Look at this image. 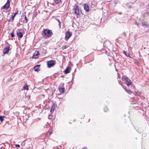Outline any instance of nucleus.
I'll return each mask as SVG.
<instances>
[{
	"instance_id": "obj_3",
	"label": "nucleus",
	"mask_w": 149,
	"mask_h": 149,
	"mask_svg": "<svg viewBox=\"0 0 149 149\" xmlns=\"http://www.w3.org/2000/svg\"><path fill=\"white\" fill-rule=\"evenodd\" d=\"M55 64V62L54 60H51L47 62V67L48 68H50L53 66Z\"/></svg>"
},
{
	"instance_id": "obj_19",
	"label": "nucleus",
	"mask_w": 149,
	"mask_h": 149,
	"mask_svg": "<svg viewBox=\"0 0 149 149\" xmlns=\"http://www.w3.org/2000/svg\"><path fill=\"white\" fill-rule=\"evenodd\" d=\"M55 19L58 22H59L58 25L60 27H61V22L60 21V20L59 19H57V18H56Z\"/></svg>"
},
{
	"instance_id": "obj_23",
	"label": "nucleus",
	"mask_w": 149,
	"mask_h": 149,
	"mask_svg": "<svg viewBox=\"0 0 149 149\" xmlns=\"http://www.w3.org/2000/svg\"><path fill=\"white\" fill-rule=\"evenodd\" d=\"M24 19L26 21L25 23H26L27 22L28 20L27 19L26 17L25 16L24 17Z\"/></svg>"
},
{
	"instance_id": "obj_2",
	"label": "nucleus",
	"mask_w": 149,
	"mask_h": 149,
	"mask_svg": "<svg viewBox=\"0 0 149 149\" xmlns=\"http://www.w3.org/2000/svg\"><path fill=\"white\" fill-rule=\"evenodd\" d=\"M122 79L123 80H124L125 81V83L127 86H129L131 84V80L127 78V77L123 76Z\"/></svg>"
},
{
	"instance_id": "obj_13",
	"label": "nucleus",
	"mask_w": 149,
	"mask_h": 149,
	"mask_svg": "<svg viewBox=\"0 0 149 149\" xmlns=\"http://www.w3.org/2000/svg\"><path fill=\"white\" fill-rule=\"evenodd\" d=\"M59 91L61 93H63L65 91V88H59Z\"/></svg>"
},
{
	"instance_id": "obj_29",
	"label": "nucleus",
	"mask_w": 149,
	"mask_h": 149,
	"mask_svg": "<svg viewBox=\"0 0 149 149\" xmlns=\"http://www.w3.org/2000/svg\"><path fill=\"white\" fill-rule=\"evenodd\" d=\"M106 108L107 109V107H105V108H104V111H105V112H106V111H107V110H106V111H105V109H106Z\"/></svg>"
},
{
	"instance_id": "obj_24",
	"label": "nucleus",
	"mask_w": 149,
	"mask_h": 149,
	"mask_svg": "<svg viewBox=\"0 0 149 149\" xmlns=\"http://www.w3.org/2000/svg\"><path fill=\"white\" fill-rule=\"evenodd\" d=\"M122 35H123L125 37L126 36V33H125V32H124V33H122Z\"/></svg>"
},
{
	"instance_id": "obj_1",
	"label": "nucleus",
	"mask_w": 149,
	"mask_h": 149,
	"mask_svg": "<svg viewBox=\"0 0 149 149\" xmlns=\"http://www.w3.org/2000/svg\"><path fill=\"white\" fill-rule=\"evenodd\" d=\"M43 32L46 36L48 37H51L52 34V31L48 29H44Z\"/></svg>"
},
{
	"instance_id": "obj_9",
	"label": "nucleus",
	"mask_w": 149,
	"mask_h": 149,
	"mask_svg": "<svg viewBox=\"0 0 149 149\" xmlns=\"http://www.w3.org/2000/svg\"><path fill=\"white\" fill-rule=\"evenodd\" d=\"M56 108V105L55 104H53L51 108L50 111L51 113H53L55 109Z\"/></svg>"
},
{
	"instance_id": "obj_4",
	"label": "nucleus",
	"mask_w": 149,
	"mask_h": 149,
	"mask_svg": "<svg viewBox=\"0 0 149 149\" xmlns=\"http://www.w3.org/2000/svg\"><path fill=\"white\" fill-rule=\"evenodd\" d=\"M74 13L77 15H80L81 13V10L79 9L78 6H76L74 8Z\"/></svg>"
},
{
	"instance_id": "obj_7",
	"label": "nucleus",
	"mask_w": 149,
	"mask_h": 149,
	"mask_svg": "<svg viewBox=\"0 0 149 149\" xmlns=\"http://www.w3.org/2000/svg\"><path fill=\"white\" fill-rule=\"evenodd\" d=\"M84 10L86 12H88L89 10L88 6L86 4H83Z\"/></svg>"
},
{
	"instance_id": "obj_30",
	"label": "nucleus",
	"mask_w": 149,
	"mask_h": 149,
	"mask_svg": "<svg viewBox=\"0 0 149 149\" xmlns=\"http://www.w3.org/2000/svg\"><path fill=\"white\" fill-rule=\"evenodd\" d=\"M136 94H135V95H138V93H136Z\"/></svg>"
},
{
	"instance_id": "obj_21",
	"label": "nucleus",
	"mask_w": 149,
	"mask_h": 149,
	"mask_svg": "<svg viewBox=\"0 0 149 149\" xmlns=\"http://www.w3.org/2000/svg\"><path fill=\"white\" fill-rule=\"evenodd\" d=\"M3 117H4V116H3V117L1 116H0V120L1 121V122H2V121L3 120Z\"/></svg>"
},
{
	"instance_id": "obj_18",
	"label": "nucleus",
	"mask_w": 149,
	"mask_h": 149,
	"mask_svg": "<svg viewBox=\"0 0 149 149\" xmlns=\"http://www.w3.org/2000/svg\"><path fill=\"white\" fill-rule=\"evenodd\" d=\"M125 89L126 90V92L129 94H131L132 93V92L130 90H127L126 88H125Z\"/></svg>"
},
{
	"instance_id": "obj_14",
	"label": "nucleus",
	"mask_w": 149,
	"mask_h": 149,
	"mask_svg": "<svg viewBox=\"0 0 149 149\" xmlns=\"http://www.w3.org/2000/svg\"><path fill=\"white\" fill-rule=\"evenodd\" d=\"M123 53L127 57H129L130 58H131V57L130 56L129 54V53H127L125 51H123Z\"/></svg>"
},
{
	"instance_id": "obj_16",
	"label": "nucleus",
	"mask_w": 149,
	"mask_h": 149,
	"mask_svg": "<svg viewBox=\"0 0 149 149\" xmlns=\"http://www.w3.org/2000/svg\"><path fill=\"white\" fill-rule=\"evenodd\" d=\"M54 1L56 4H58L61 2V0H54Z\"/></svg>"
},
{
	"instance_id": "obj_33",
	"label": "nucleus",
	"mask_w": 149,
	"mask_h": 149,
	"mask_svg": "<svg viewBox=\"0 0 149 149\" xmlns=\"http://www.w3.org/2000/svg\"><path fill=\"white\" fill-rule=\"evenodd\" d=\"M52 132H51L50 133V135H51V134H52Z\"/></svg>"
},
{
	"instance_id": "obj_25",
	"label": "nucleus",
	"mask_w": 149,
	"mask_h": 149,
	"mask_svg": "<svg viewBox=\"0 0 149 149\" xmlns=\"http://www.w3.org/2000/svg\"><path fill=\"white\" fill-rule=\"evenodd\" d=\"M15 146L16 147H20V145L19 144H15Z\"/></svg>"
},
{
	"instance_id": "obj_8",
	"label": "nucleus",
	"mask_w": 149,
	"mask_h": 149,
	"mask_svg": "<svg viewBox=\"0 0 149 149\" xmlns=\"http://www.w3.org/2000/svg\"><path fill=\"white\" fill-rule=\"evenodd\" d=\"M38 51H36L33 54V58H37L38 57Z\"/></svg>"
},
{
	"instance_id": "obj_32",
	"label": "nucleus",
	"mask_w": 149,
	"mask_h": 149,
	"mask_svg": "<svg viewBox=\"0 0 149 149\" xmlns=\"http://www.w3.org/2000/svg\"><path fill=\"white\" fill-rule=\"evenodd\" d=\"M105 109H106V110H107V109L106 108Z\"/></svg>"
},
{
	"instance_id": "obj_28",
	"label": "nucleus",
	"mask_w": 149,
	"mask_h": 149,
	"mask_svg": "<svg viewBox=\"0 0 149 149\" xmlns=\"http://www.w3.org/2000/svg\"><path fill=\"white\" fill-rule=\"evenodd\" d=\"M17 12H15L14 13V15H13L14 16H15V15L17 14Z\"/></svg>"
},
{
	"instance_id": "obj_20",
	"label": "nucleus",
	"mask_w": 149,
	"mask_h": 149,
	"mask_svg": "<svg viewBox=\"0 0 149 149\" xmlns=\"http://www.w3.org/2000/svg\"><path fill=\"white\" fill-rule=\"evenodd\" d=\"M69 47L67 45H65L62 47V49L63 50L64 49H66L68 47Z\"/></svg>"
},
{
	"instance_id": "obj_26",
	"label": "nucleus",
	"mask_w": 149,
	"mask_h": 149,
	"mask_svg": "<svg viewBox=\"0 0 149 149\" xmlns=\"http://www.w3.org/2000/svg\"><path fill=\"white\" fill-rule=\"evenodd\" d=\"M127 5L129 7H131V6H130V5L129 3L127 4Z\"/></svg>"
},
{
	"instance_id": "obj_15",
	"label": "nucleus",
	"mask_w": 149,
	"mask_h": 149,
	"mask_svg": "<svg viewBox=\"0 0 149 149\" xmlns=\"http://www.w3.org/2000/svg\"><path fill=\"white\" fill-rule=\"evenodd\" d=\"M39 66H40L38 65H37L35 66L34 68L35 70L36 71H38V69L39 68Z\"/></svg>"
},
{
	"instance_id": "obj_31",
	"label": "nucleus",
	"mask_w": 149,
	"mask_h": 149,
	"mask_svg": "<svg viewBox=\"0 0 149 149\" xmlns=\"http://www.w3.org/2000/svg\"><path fill=\"white\" fill-rule=\"evenodd\" d=\"M136 94H135V95H138V93H136Z\"/></svg>"
},
{
	"instance_id": "obj_27",
	"label": "nucleus",
	"mask_w": 149,
	"mask_h": 149,
	"mask_svg": "<svg viewBox=\"0 0 149 149\" xmlns=\"http://www.w3.org/2000/svg\"><path fill=\"white\" fill-rule=\"evenodd\" d=\"M15 17V16H14V15H13L12 16V20H13L14 19V17Z\"/></svg>"
},
{
	"instance_id": "obj_5",
	"label": "nucleus",
	"mask_w": 149,
	"mask_h": 149,
	"mask_svg": "<svg viewBox=\"0 0 149 149\" xmlns=\"http://www.w3.org/2000/svg\"><path fill=\"white\" fill-rule=\"evenodd\" d=\"M10 6V1L9 0H8L6 3L2 7V8L7 9Z\"/></svg>"
},
{
	"instance_id": "obj_35",
	"label": "nucleus",
	"mask_w": 149,
	"mask_h": 149,
	"mask_svg": "<svg viewBox=\"0 0 149 149\" xmlns=\"http://www.w3.org/2000/svg\"><path fill=\"white\" fill-rule=\"evenodd\" d=\"M87 149L86 148H84V149Z\"/></svg>"
},
{
	"instance_id": "obj_11",
	"label": "nucleus",
	"mask_w": 149,
	"mask_h": 149,
	"mask_svg": "<svg viewBox=\"0 0 149 149\" xmlns=\"http://www.w3.org/2000/svg\"><path fill=\"white\" fill-rule=\"evenodd\" d=\"M23 33L20 32H17V35L18 38H21L23 36Z\"/></svg>"
},
{
	"instance_id": "obj_17",
	"label": "nucleus",
	"mask_w": 149,
	"mask_h": 149,
	"mask_svg": "<svg viewBox=\"0 0 149 149\" xmlns=\"http://www.w3.org/2000/svg\"><path fill=\"white\" fill-rule=\"evenodd\" d=\"M23 89H24V90H28L29 89V88H28V86L27 85H25L23 87Z\"/></svg>"
},
{
	"instance_id": "obj_12",
	"label": "nucleus",
	"mask_w": 149,
	"mask_h": 149,
	"mask_svg": "<svg viewBox=\"0 0 149 149\" xmlns=\"http://www.w3.org/2000/svg\"><path fill=\"white\" fill-rule=\"evenodd\" d=\"M69 67H67L66 69L64 71V72L65 74H66L70 72L69 71Z\"/></svg>"
},
{
	"instance_id": "obj_10",
	"label": "nucleus",
	"mask_w": 149,
	"mask_h": 149,
	"mask_svg": "<svg viewBox=\"0 0 149 149\" xmlns=\"http://www.w3.org/2000/svg\"><path fill=\"white\" fill-rule=\"evenodd\" d=\"M9 51V48L8 47L5 48L3 50V53L4 54L7 53Z\"/></svg>"
},
{
	"instance_id": "obj_34",
	"label": "nucleus",
	"mask_w": 149,
	"mask_h": 149,
	"mask_svg": "<svg viewBox=\"0 0 149 149\" xmlns=\"http://www.w3.org/2000/svg\"><path fill=\"white\" fill-rule=\"evenodd\" d=\"M144 49H146V47H144Z\"/></svg>"
},
{
	"instance_id": "obj_22",
	"label": "nucleus",
	"mask_w": 149,
	"mask_h": 149,
	"mask_svg": "<svg viewBox=\"0 0 149 149\" xmlns=\"http://www.w3.org/2000/svg\"><path fill=\"white\" fill-rule=\"evenodd\" d=\"M11 36L13 38L14 37V32H13V31L11 33Z\"/></svg>"
},
{
	"instance_id": "obj_6",
	"label": "nucleus",
	"mask_w": 149,
	"mask_h": 149,
	"mask_svg": "<svg viewBox=\"0 0 149 149\" xmlns=\"http://www.w3.org/2000/svg\"><path fill=\"white\" fill-rule=\"evenodd\" d=\"M72 35V33L71 32H70L69 31L66 32L65 37V39L66 40H67Z\"/></svg>"
}]
</instances>
